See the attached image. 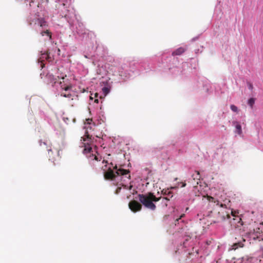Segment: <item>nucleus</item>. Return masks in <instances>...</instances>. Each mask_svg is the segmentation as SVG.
Wrapping results in <instances>:
<instances>
[{
  "instance_id": "obj_1",
  "label": "nucleus",
  "mask_w": 263,
  "mask_h": 263,
  "mask_svg": "<svg viewBox=\"0 0 263 263\" xmlns=\"http://www.w3.org/2000/svg\"><path fill=\"white\" fill-rule=\"evenodd\" d=\"M220 206L222 209L218 212V214L219 215V219L218 221H223L226 219L231 218V216L233 218L230 220L232 225L234 226L236 228H238L243 225L241 218L237 214L238 212L234 211L230 209H228L226 204L221 203Z\"/></svg>"
},
{
  "instance_id": "obj_2",
  "label": "nucleus",
  "mask_w": 263,
  "mask_h": 263,
  "mask_svg": "<svg viewBox=\"0 0 263 263\" xmlns=\"http://www.w3.org/2000/svg\"><path fill=\"white\" fill-rule=\"evenodd\" d=\"M47 77L49 83L52 84V85H55L57 83L59 84L63 90L67 91L72 88L71 82L67 78L66 74H63L61 76H54L52 74H48Z\"/></svg>"
},
{
  "instance_id": "obj_3",
  "label": "nucleus",
  "mask_w": 263,
  "mask_h": 263,
  "mask_svg": "<svg viewBox=\"0 0 263 263\" xmlns=\"http://www.w3.org/2000/svg\"><path fill=\"white\" fill-rule=\"evenodd\" d=\"M138 196L140 202L146 208L152 210H155L156 208L153 202H157L162 198L161 197H156L152 193H148L147 194H139Z\"/></svg>"
},
{
  "instance_id": "obj_4",
  "label": "nucleus",
  "mask_w": 263,
  "mask_h": 263,
  "mask_svg": "<svg viewBox=\"0 0 263 263\" xmlns=\"http://www.w3.org/2000/svg\"><path fill=\"white\" fill-rule=\"evenodd\" d=\"M114 168L117 170L116 172H114L110 168H109L106 172H104V177L105 179L113 180L117 176L124 175L129 173V171L128 170L123 168H119L117 170V166H115Z\"/></svg>"
},
{
  "instance_id": "obj_5",
  "label": "nucleus",
  "mask_w": 263,
  "mask_h": 263,
  "mask_svg": "<svg viewBox=\"0 0 263 263\" xmlns=\"http://www.w3.org/2000/svg\"><path fill=\"white\" fill-rule=\"evenodd\" d=\"M29 24L30 25L34 24V25L35 26V28H36V27H40L42 28H44L47 26V23L45 19L43 17H39L37 13L35 14L34 18L30 21Z\"/></svg>"
},
{
  "instance_id": "obj_6",
  "label": "nucleus",
  "mask_w": 263,
  "mask_h": 263,
  "mask_svg": "<svg viewBox=\"0 0 263 263\" xmlns=\"http://www.w3.org/2000/svg\"><path fill=\"white\" fill-rule=\"evenodd\" d=\"M71 89V88L69 90V91H70V90ZM64 91H65V92H61V96L62 97L69 98V100H68L69 105L71 106H73L74 105L75 102L78 101L79 100L78 96L74 93H71L70 92H67V91H68V90H67V91L64 90Z\"/></svg>"
},
{
  "instance_id": "obj_7",
  "label": "nucleus",
  "mask_w": 263,
  "mask_h": 263,
  "mask_svg": "<svg viewBox=\"0 0 263 263\" xmlns=\"http://www.w3.org/2000/svg\"><path fill=\"white\" fill-rule=\"evenodd\" d=\"M44 3L43 0H31L29 3L30 7L35 9L37 13H39V11H42L43 9V3Z\"/></svg>"
},
{
  "instance_id": "obj_8",
  "label": "nucleus",
  "mask_w": 263,
  "mask_h": 263,
  "mask_svg": "<svg viewBox=\"0 0 263 263\" xmlns=\"http://www.w3.org/2000/svg\"><path fill=\"white\" fill-rule=\"evenodd\" d=\"M129 208L133 212L140 211L142 209V205L136 200H132L128 204Z\"/></svg>"
},
{
  "instance_id": "obj_9",
  "label": "nucleus",
  "mask_w": 263,
  "mask_h": 263,
  "mask_svg": "<svg viewBox=\"0 0 263 263\" xmlns=\"http://www.w3.org/2000/svg\"><path fill=\"white\" fill-rule=\"evenodd\" d=\"M48 152L49 160L55 164V161L60 158V151L58 149L55 150V154L53 155V153L51 149H47Z\"/></svg>"
},
{
  "instance_id": "obj_10",
  "label": "nucleus",
  "mask_w": 263,
  "mask_h": 263,
  "mask_svg": "<svg viewBox=\"0 0 263 263\" xmlns=\"http://www.w3.org/2000/svg\"><path fill=\"white\" fill-rule=\"evenodd\" d=\"M201 188V186L200 185L199 186H198L197 185H194L193 192L196 196H201L203 197H205V195L201 191H200V189Z\"/></svg>"
},
{
  "instance_id": "obj_11",
  "label": "nucleus",
  "mask_w": 263,
  "mask_h": 263,
  "mask_svg": "<svg viewBox=\"0 0 263 263\" xmlns=\"http://www.w3.org/2000/svg\"><path fill=\"white\" fill-rule=\"evenodd\" d=\"M193 179L195 181V183L193 184H198V181L200 180V175L198 171H195V173L192 175Z\"/></svg>"
},
{
  "instance_id": "obj_12",
  "label": "nucleus",
  "mask_w": 263,
  "mask_h": 263,
  "mask_svg": "<svg viewBox=\"0 0 263 263\" xmlns=\"http://www.w3.org/2000/svg\"><path fill=\"white\" fill-rule=\"evenodd\" d=\"M186 49L183 47H179L172 52V55H180L185 52Z\"/></svg>"
},
{
  "instance_id": "obj_13",
  "label": "nucleus",
  "mask_w": 263,
  "mask_h": 263,
  "mask_svg": "<svg viewBox=\"0 0 263 263\" xmlns=\"http://www.w3.org/2000/svg\"><path fill=\"white\" fill-rule=\"evenodd\" d=\"M234 125L235 126L236 128V132L239 135L242 134V129L241 125L236 121H234L233 122Z\"/></svg>"
},
{
  "instance_id": "obj_14",
  "label": "nucleus",
  "mask_w": 263,
  "mask_h": 263,
  "mask_svg": "<svg viewBox=\"0 0 263 263\" xmlns=\"http://www.w3.org/2000/svg\"><path fill=\"white\" fill-rule=\"evenodd\" d=\"M243 244L242 242H239L238 243H234L232 246V249L234 250H236L239 247H242Z\"/></svg>"
},
{
  "instance_id": "obj_15",
  "label": "nucleus",
  "mask_w": 263,
  "mask_h": 263,
  "mask_svg": "<svg viewBox=\"0 0 263 263\" xmlns=\"http://www.w3.org/2000/svg\"><path fill=\"white\" fill-rule=\"evenodd\" d=\"M206 197L209 202L216 203L217 205L219 204V201L218 200H215L213 197L208 195L206 196Z\"/></svg>"
},
{
  "instance_id": "obj_16",
  "label": "nucleus",
  "mask_w": 263,
  "mask_h": 263,
  "mask_svg": "<svg viewBox=\"0 0 263 263\" xmlns=\"http://www.w3.org/2000/svg\"><path fill=\"white\" fill-rule=\"evenodd\" d=\"M118 74L121 77H126V73L124 71L122 67L119 68Z\"/></svg>"
},
{
  "instance_id": "obj_17",
  "label": "nucleus",
  "mask_w": 263,
  "mask_h": 263,
  "mask_svg": "<svg viewBox=\"0 0 263 263\" xmlns=\"http://www.w3.org/2000/svg\"><path fill=\"white\" fill-rule=\"evenodd\" d=\"M248 103L252 108L255 103V99L253 98L249 99Z\"/></svg>"
},
{
  "instance_id": "obj_18",
  "label": "nucleus",
  "mask_w": 263,
  "mask_h": 263,
  "mask_svg": "<svg viewBox=\"0 0 263 263\" xmlns=\"http://www.w3.org/2000/svg\"><path fill=\"white\" fill-rule=\"evenodd\" d=\"M41 34L42 36H44L45 34H47L49 36V37L51 38V34L50 32L48 30H46V31H43L41 32Z\"/></svg>"
},
{
  "instance_id": "obj_19",
  "label": "nucleus",
  "mask_w": 263,
  "mask_h": 263,
  "mask_svg": "<svg viewBox=\"0 0 263 263\" xmlns=\"http://www.w3.org/2000/svg\"><path fill=\"white\" fill-rule=\"evenodd\" d=\"M43 55H45V59L48 61H51V58L50 57L49 53L48 51L43 53Z\"/></svg>"
},
{
  "instance_id": "obj_20",
  "label": "nucleus",
  "mask_w": 263,
  "mask_h": 263,
  "mask_svg": "<svg viewBox=\"0 0 263 263\" xmlns=\"http://www.w3.org/2000/svg\"><path fill=\"white\" fill-rule=\"evenodd\" d=\"M91 150H92L91 147H90L89 146H88L87 147H85L83 150V152L85 154L90 153V152L91 151Z\"/></svg>"
},
{
  "instance_id": "obj_21",
  "label": "nucleus",
  "mask_w": 263,
  "mask_h": 263,
  "mask_svg": "<svg viewBox=\"0 0 263 263\" xmlns=\"http://www.w3.org/2000/svg\"><path fill=\"white\" fill-rule=\"evenodd\" d=\"M102 91H103V93L104 94V96H106L109 92V89L108 88H107L106 87H104L102 88Z\"/></svg>"
},
{
  "instance_id": "obj_22",
  "label": "nucleus",
  "mask_w": 263,
  "mask_h": 263,
  "mask_svg": "<svg viewBox=\"0 0 263 263\" xmlns=\"http://www.w3.org/2000/svg\"><path fill=\"white\" fill-rule=\"evenodd\" d=\"M230 108L231 110L234 112H237L238 111V108L234 105H231Z\"/></svg>"
},
{
  "instance_id": "obj_23",
  "label": "nucleus",
  "mask_w": 263,
  "mask_h": 263,
  "mask_svg": "<svg viewBox=\"0 0 263 263\" xmlns=\"http://www.w3.org/2000/svg\"><path fill=\"white\" fill-rule=\"evenodd\" d=\"M172 197H173V195H172V193L171 192V194H167V197H163L162 199H163V200H165L168 201V200H170V198H171Z\"/></svg>"
},
{
  "instance_id": "obj_24",
  "label": "nucleus",
  "mask_w": 263,
  "mask_h": 263,
  "mask_svg": "<svg viewBox=\"0 0 263 263\" xmlns=\"http://www.w3.org/2000/svg\"><path fill=\"white\" fill-rule=\"evenodd\" d=\"M162 193L163 195H167V194H171V191L168 190L162 191Z\"/></svg>"
},
{
  "instance_id": "obj_25",
  "label": "nucleus",
  "mask_w": 263,
  "mask_h": 263,
  "mask_svg": "<svg viewBox=\"0 0 263 263\" xmlns=\"http://www.w3.org/2000/svg\"><path fill=\"white\" fill-rule=\"evenodd\" d=\"M89 157H91V159H92V160L95 159V160H97V161H98V157H97L96 156H93V155H92L91 156V155H90V156H89Z\"/></svg>"
},
{
  "instance_id": "obj_26",
  "label": "nucleus",
  "mask_w": 263,
  "mask_h": 263,
  "mask_svg": "<svg viewBox=\"0 0 263 263\" xmlns=\"http://www.w3.org/2000/svg\"><path fill=\"white\" fill-rule=\"evenodd\" d=\"M184 214H182V215L180 216V217H179V218H177V219H176V221H178L179 219H180L181 218H182V217H184Z\"/></svg>"
},
{
  "instance_id": "obj_27",
  "label": "nucleus",
  "mask_w": 263,
  "mask_h": 263,
  "mask_svg": "<svg viewBox=\"0 0 263 263\" xmlns=\"http://www.w3.org/2000/svg\"><path fill=\"white\" fill-rule=\"evenodd\" d=\"M85 136H86L87 137V138H88V139L90 138L89 137V135L88 134V132L85 133Z\"/></svg>"
},
{
  "instance_id": "obj_28",
  "label": "nucleus",
  "mask_w": 263,
  "mask_h": 263,
  "mask_svg": "<svg viewBox=\"0 0 263 263\" xmlns=\"http://www.w3.org/2000/svg\"><path fill=\"white\" fill-rule=\"evenodd\" d=\"M41 56L42 57L40 58V59L41 60V61L42 60V59H45V55H43V53L41 54Z\"/></svg>"
},
{
  "instance_id": "obj_29",
  "label": "nucleus",
  "mask_w": 263,
  "mask_h": 263,
  "mask_svg": "<svg viewBox=\"0 0 263 263\" xmlns=\"http://www.w3.org/2000/svg\"><path fill=\"white\" fill-rule=\"evenodd\" d=\"M121 187H119L117 189V191H116V193L118 194L119 192H120V191L121 190Z\"/></svg>"
},
{
  "instance_id": "obj_30",
  "label": "nucleus",
  "mask_w": 263,
  "mask_h": 263,
  "mask_svg": "<svg viewBox=\"0 0 263 263\" xmlns=\"http://www.w3.org/2000/svg\"><path fill=\"white\" fill-rule=\"evenodd\" d=\"M249 88L251 89L253 88V85L251 84H249Z\"/></svg>"
},
{
  "instance_id": "obj_31",
  "label": "nucleus",
  "mask_w": 263,
  "mask_h": 263,
  "mask_svg": "<svg viewBox=\"0 0 263 263\" xmlns=\"http://www.w3.org/2000/svg\"><path fill=\"white\" fill-rule=\"evenodd\" d=\"M81 140H83V141H85L86 139L85 137H81Z\"/></svg>"
},
{
  "instance_id": "obj_32",
  "label": "nucleus",
  "mask_w": 263,
  "mask_h": 263,
  "mask_svg": "<svg viewBox=\"0 0 263 263\" xmlns=\"http://www.w3.org/2000/svg\"><path fill=\"white\" fill-rule=\"evenodd\" d=\"M95 103H98V102H99V100H98V99H96L95 100Z\"/></svg>"
},
{
  "instance_id": "obj_33",
  "label": "nucleus",
  "mask_w": 263,
  "mask_h": 263,
  "mask_svg": "<svg viewBox=\"0 0 263 263\" xmlns=\"http://www.w3.org/2000/svg\"><path fill=\"white\" fill-rule=\"evenodd\" d=\"M87 121H88V123L90 124V121H91L92 120L91 119H88L87 120Z\"/></svg>"
},
{
  "instance_id": "obj_34",
  "label": "nucleus",
  "mask_w": 263,
  "mask_h": 263,
  "mask_svg": "<svg viewBox=\"0 0 263 263\" xmlns=\"http://www.w3.org/2000/svg\"><path fill=\"white\" fill-rule=\"evenodd\" d=\"M185 185H186V183H183L181 187H184V186H185Z\"/></svg>"
},
{
  "instance_id": "obj_35",
  "label": "nucleus",
  "mask_w": 263,
  "mask_h": 263,
  "mask_svg": "<svg viewBox=\"0 0 263 263\" xmlns=\"http://www.w3.org/2000/svg\"><path fill=\"white\" fill-rule=\"evenodd\" d=\"M43 144L44 145H46V143L45 142H43ZM40 145H41V146H42V142H41V143H40Z\"/></svg>"
},
{
  "instance_id": "obj_36",
  "label": "nucleus",
  "mask_w": 263,
  "mask_h": 263,
  "mask_svg": "<svg viewBox=\"0 0 263 263\" xmlns=\"http://www.w3.org/2000/svg\"><path fill=\"white\" fill-rule=\"evenodd\" d=\"M98 95V94L97 93H95V97H97Z\"/></svg>"
},
{
  "instance_id": "obj_37",
  "label": "nucleus",
  "mask_w": 263,
  "mask_h": 263,
  "mask_svg": "<svg viewBox=\"0 0 263 263\" xmlns=\"http://www.w3.org/2000/svg\"><path fill=\"white\" fill-rule=\"evenodd\" d=\"M130 176L129 175L128 178L130 179Z\"/></svg>"
},
{
  "instance_id": "obj_38",
  "label": "nucleus",
  "mask_w": 263,
  "mask_h": 263,
  "mask_svg": "<svg viewBox=\"0 0 263 263\" xmlns=\"http://www.w3.org/2000/svg\"><path fill=\"white\" fill-rule=\"evenodd\" d=\"M90 99H92V98L91 97H90Z\"/></svg>"
}]
</instances>
